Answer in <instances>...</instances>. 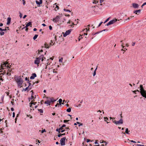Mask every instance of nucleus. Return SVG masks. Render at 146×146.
Instances as JSON below:
<instances>
[{
    "label": "nucleus",
    "instance_id": "1",
    "mask_svg": "<svg viewBox=\"0 0 146 146\" xmlns=\"http://www.w3.org/2000/svg\"><path fill=\"white\" fill-rule=\"evenodd\" d=\"M46 98L47 100L44 103L48 105H50V103H53L56 101V100L54 99L53 97H47Z\"/></svg>",
    "mask_w": 146,
    "mask_h": 146
},
{
    "label": "nucleus",
    "instance_id": "2",
    "mask_svg": "<svg viewBox=\"0 0 146 146\" xmlns=\"http://www.w3.org/2000/svg\"><path fill=\"white\" fill-rule=\"evenodd\" d=\"M43 58H44L43 55H41L38 57L36 58V59L34 62L35 64L37 65H38L41 60L42 61H43Z\"/></svg>",
    "mask_w": 146,
    "mask_h": 146
},
{
    "label": "nucleus",
    "instance_id": "3",
    "mask_svg": "<svg viewBox=\"0 0 146 146\" xmlns=\"http://www.w3.org/2000/svg\"><path fill=\"white\" fill-rule=\"evenodd\" d=\"M123 121L122 118L120 119L119 121H116L114 120L113 121V123L115 124L116 125H119V124H122L123 123Z\"/></svg>",
    "mask_w": 146,
    "mask_h": 146
},
{
    "label": "nucleus",
    "instance_id": "4",
    "mask_svg": "<svg viewBox=\"0 0 146 146\" xmlns=\"http://www.w3.org/2000/svg\"><path fill=\"white\" fill-rule=\"evenodd\" d=\"M66 139L65 137L61 139L60 140V144L61 145H65V140Z\"/></svg>",
    "mask_w": 146,
    "mask_h": 146
},
{
    "label": "nucleus",
    "instance_id": "5",
    "mask_svg": "<svg viewBox=\"0 0 146 146\" xmlns=\"http://www.w3.org/2000/svg\"><path fill=\"white\" fill-rule=\"evenodd\" d=\"M60 18V16L59 15H57L55 18L53 19L52 21L56 23L59 21Z\"/></svg>",
    "mask_w": 146,
    "mask_h": 146
},
{
    "label": "nucleus",
    "instance_id": "6",
    "mask_svg": "<svg viewBox=\"0 0 146 146\" xmlns=\"http://www.w3.org/2000/svg\"><path fill=\"white\" fill-rule=\"evenodd\" d=\"M72 30L71 29H69L66 31L65 33L63 34L64 37H66L67 35H69L71 32Z\"/></svg>",
    "mask_w": 146,
    "mask_h": 146
},
{
    "label": "nucleus",
    "instance_id": "7",
    "mask_svg": "<svg viewBox=\"0 0 146 146\" xmlns=\"http://www.w3.org/2000/svg\"><path fill=\"white\" fill-rule=\"evenodd\" d=\"M23 81L22 79H21L20 80H19L17 82L18 86L21 88V86L23 83Z\"/></svg>",
    "mask_w": 146,
    "mask_h": 146
},
{
    "label": "nucleus",
    "instance_id": "8",
    "mask_svg": "<svg viewBox=\"0 0 146 146\" xmlns=\"http://www.w3.org/2000/svg\"><path fill=\"white\" fill-rule=\"evenodd\" d=\"M132 7L135 9H138L139 5L135 3H133L132 4Z\"/></svg>",
    "mask_w": 146,
    "mask_h": 146
},
{
    "label": "nucleus",
    "instance_id": "9",
    "mask_svg": "<svg viewBox=\"0 0 146 146\" xmlns=\"http://www.w3.org/2000/svg\"><path fill=\"white\" fill-rule=\"evenodd\" d=\"M140 93H141V92H142L143 93V92H145V90H144V88L143 87V86L142 85H140Z\"/></svg>",
    "mask_w": 146,
    "mask_h": 146
},
{
    "label": "nucleus",
    "instance_id": "10",
    "mask_svg": "<svg viewBox=\"0 0 146 146\" xmlns=\"http://www.w3.org/2000/svg\"><path fill=\"white\" fill-rule=\"evenodd\" d=\"M117 21V19L115 18L114 19L110 21L109 22L110 23V24L111 25L112 24L115 23Z\"/></svg>",
    "mask_w": 146,
    "mask_h": 146
},
{
    "label": "nucleus",
    "instance_id": "11",
    "mask_svg": "<svg viewBox=\"0 0 146 146\" xmlns=\"http://www.w3.org/2000/svg\"><path fill=\"white\" fill-rule=\"evenodd\" d=\"M39 1H38L36 0V4L38 5V6L40 7V4H41L42 2V0H39Z\"/></svg>",
    "mask_w": 146,
    "mask_h": 146
},
{
    "label": "nucleus",
    "instance_id": "12",
    "mask_svg": "<svg viewBox=\"0 0 146 146\" xmlns=\"http://www.w3.org/2000/svg\"><path fill=\"white\" fill-rule=\"evenodd\" d=\"M141 12V9H139L138 10H134L133 11V13H135L137 15H139V13H140Z\"/></svg>",
    "mask_w": 146,
    "mask_h": 146
},
{
    "label": "nucleus",
    "instance_id": "13",
    "mask_svg": "<svg viewBox=\"0 0 146 146\" xmlns=\"http://www.w3.org/2000/svg\"><path fill=\"white\" fill-rule=\"evenodd\" d=\"M36 74L35 73H33L32 74V76L30 77V79H33L35 77H36Z\"/></svg>",
    "mask_w": 146,
    "mask_h": 146
},
{
    "label": "nucleus",
    "instance_id": "14",
    "mask_svg": "<svg viewBox=\"0 0 146 146\" xmlns=\"http://www.w3.org/2000/svg\"><path fill=\"white\" fill-rule=\"evenodd\" d=\"M11 19L10 17H8L7 18V25H9L10 24V22L11 21Z\"/></svg>",
    "mask_w": 146,
    "mask_h": 146
},
{
    "label": "nucleus",
    "instance_id": "15",
    "mask_svg": "<svg viewBox=\"0 0 146 146\" xmlns=\"http://www.w3.org/2000/svg\"><path fill=\"white\" fill-rule=\"evenodd\" d=\"M7 64H5V63H4V62H3V64H1V66L2 67H7V68H9L8 65H7ZM9 68H10L9 67Z\"/></svg>",
    "mask_w": 146,
    "mask_h": 146
},
{
    "label": "nucleus",
    "instance_id": "16",
    "mask_svg": "<svg viewBox=\"0 0 146 146\" xmlns=\"http://www.w3.org/2000/svg\"><path fill=\"white\" fill-rule=\"evenodd\" d=\"M21 79L20 77H18L15 78V80L17 82L19 80H21Z\"/></svg>",
    "mask_w": 146,
    "mask_h": 146
},
{
    "label": "nucleus",
    "instance_id": "17",
    "mask_svg": "<svg viewBox=\"0 0 146 146\" xmlns=\"http://www.w3.org/2000/svg\"><path fill=\"white\" fill-rule=\"evenodd\" d=\"M90 27V25H89L87 26V27L88 28V29H87V28H86L85 29H84L83 31H86V32H87L88 31H89V27Z\"/></svg>",
    "mask_w": 146,
    "mask_h": 146
},
{
    "label": "nucleus",
    "instance_id": "18",
    "mask_svg": "<svg viewBox=\"0 0 146 146\" xmlns=\"http://www.w3.org/2000/svg\"><path fill=\"white\" fill-rule=\"evenodd\" d=\"M27 82V83H29V85L28 86H29V90H31L32 88V87H31V84L30 83V82L29 81Z\"/></svg>",
    "mask_w": 146,
    "mask_h": 146
},
{
    "label": "nucleus",
    "instance_id": "19",
    "mask_svg": "<svg viewBox=\"0 0 146 146\" xmlns=\"http://www.w3.org/2000/svg\"><path fill=\"white\" fill-rule=\"evenodd\" d=\"M130 131L128 130V129L127 128H126L125 131V133L127 134H129V132Z\"/></svg>",
    "mask_w": 146,
    "mask_h": 146
},
{
    "label": "nucleus",
    "instance_id": "20",
    "mask_svg": "<svg viewBox=\"0 0 146 146\" xmlns=\"http://www.w3.org/2000/svg\"><path fill=\"white\" fill-rule=\"evenodd\" d=\"M141 95L143 97L145 98H146V94H145L144 93H143L141 92Z\"/></svg>",
    "mask_w": 146,
    "mask_h": 146
},
{
    "label": "nucleus",
    "instance_id": "21",
    "mask_svg": "<svg viewBox=\"0 0 146 146\" xmlns=\"http://www.w3.org/2000/svg\"><path fill=\"white\" fill-rule=\"evenodd\" d=\"M58 102H59V104L60 105V106H61V103L62 102V100L61 99H60L58 100Z\"/></svg>",
    "mask_w": 146,
    "mask_h": 146
},
{
    "label": "nucleus",
    "instance_id": "22",
    "mask_svg": "<svg viewBox=\"0 0 146 146\" xmlns=\"http://www.w3.org/2000/svg\"><path fill=\"white\" fill-rule=\"evenodd\" d=\"M104 120L105 121L107 122V123H109V122H108L107 121V120H108V118L107 117H104Z\"/></svg>",
    "mask_w": 146,
    "mask_h": 146
},
{
    "label": "nucleus",
    "instance_id": "23",
    "mask_svg": "<svg viewBox=\"0 0 146 146\" xmlns=\"http://www.w3.org/2000/svg\"><path fill=\"white\" fill-rule=\"evenodd\" d=\"M38 35H35L33 37V39L34 40H35L38 36Z\"/></svg>",
    "mask_w": 146,
    "mask_h": 146
},
{
    "label": "nucleus",
    "instance_id": "24",
    "mask_svg": "<svg viewBox=\"0 0 146 146\" xmlns=\"http://www.w3.org/2000/svg\"><path fill=\"white\" fill-rule=\"evenodd\" d=\"M26 25H27L28 27L29 26H30L32 25V23L31 22H29V23H27Z\"/></svg>",
    "mask_w": 146,
    "mask_h": 146
},
{
    "label": "nucleus",
    "instance_id": "25",
    "mask_svg": "<svg viewBox=\"0 0 146 146\" xmlns=\"http://www.w3.org/2000/svg\"><path fill=\"white\" fill-rule=\"evenodd\" d=\"M29 86H28V87H26L25 88L23 89V90L24 91H26L27 90H28L27 91H28L29 90Z\"/></svg>",
    "mask_w": 146,
    "mask_h": 146
},
{
    "label": "nucleus",
    "instance_id": "26",
    "mask_svg": "<svg viewBox=\"0 0 146 146\" xmlns=\"http://www.w3.org/2000/svg\"><path fill=\"white\" fill-rule=\"evenodd\" d=\"M33 98H34V96H31V98H29L28 99L29 100V102H30V100H32Z\"/></svg>",
    "mask_w": 146,
    "mask_h": 146
},
{
    "label": "nucleus",
    "instance_id": "27",
    "mask_svg": "<svg viewBox=\"0 0 146 146\" xmlns=\"http://www.w3.org/2000/svg\"><path fill=\"white\" fill-rule=\"evenodd\" d=\"M38 110L40 113H43V110L42 109H38Z\"/></svg>",
    "mask_w": 146,
    "mask_h": 146
},
{
    "label": "nucleus",
    "instance_id": "28",
    "mask_svg": "<svg viewBox=\"0 0 146 146\" xmlns=\"http://www.w3.org/2000/svg\"><path fill=\"white\" fill-rule=\"evenodd\" d=\"M44 45L45 46V47L46 48H49L50 47L48 46V45L46 44H44Z\"/></svg>",
    "mask_w": 146,
    "mask_h": 146
},
{
    "label": "nucleus",
    "instance_id": "29",
    "mask_svg": "<svg viewBox=\"0 0 146 146\" xmlns=\"http://www.w3.org/2000/svg\"><path fill=\"white\" fill-rule=\"evenodd\" d=\"M66 111L68 112H70L71 111V109L70 108H69L67 109L66 110Z\"/></svg>",
    "mask_w": 146,
    "mask_h": 146
},
{
    "label": "nucleus",
    "instance_id": "30",
    "mask_svg": "<svg viewBox=\"0 0 146 146\" xmlns=\"http://www.w3.org/2000/svg\"><path fill=\"white\" fill-rule=\"evenodd\" d=\"M7 31L6 29H3L1 28H0V31Z\"/></svg>",
    "mask_w": 146,
    "mask_h": 146
},
{
    "label": "nucleus",
    "instance_id": "31",
    "mask_svg": "<svg viewBox=\"0 0 146 146\" xmlns=\"http://www.w3.org/2000/svg\"><path fill=\"white\" fill-rule=\"evenodd\" d=\"M64 11H65L68 12H71V11H70V10L67 9H64Z\"/></svg>",
    "mask_w": 146,
    "mask_h": 146
},
{
    "label": "nucleus",
    "instance_id": "32",
    "mask_svg": "<svg viewBox=\"0 0 146 146\" xmlns=\"http://www.w3.org/2000/svg\"><path fill=\"white\" fill-rule=\"evenodd\" d=\"M56 131L57 132H58V133H60V132H61V131L60 130V129H56Z\"/></svg>",
    "mask_w": 146,
    "mask_h": 146
},
{
    "label": "nucleus",
    "instance_id": "33",
    "mask_svg": "<svg viewBox=\"0 0 146 146\" xmlns=\"http://www.w3.org/2000/svg\"><path fill=\"white\" fill-rule=\"evenodd\" d=\"M102 32V31H100V32H98L94 34H93L92 35H96V34H99V33H101Z\"/></svg>",
    "mask_w": 146,
    "mask_h": 146
},
{
    "label": "nucleus",
    "instance_id": "34",
    "mask_svg": "<svg viewBox=\"0 0 146 146\" xmlns=\"http://www.w3.org/2000/svg\"><path fill=\"white\" fill-rule=\"evenodd\" d=\"M102 32V31H100V32H98L94 34H93L92 35H96V34H99V33H101Z\"/></svg>",
    "mask_w": 146,
    "mask_h": 146
},
{
    "label": "nucleus",
    "instance_id": "35",
    "mask_svg": "<svg viewBox=\"0 0 146 146\" xmlns=\"http://www.w3.org/2000/svg\"><path fill=\"white\" fill-rule=\"evenodd\" d=\"M50 63H51V62H50V61H47V62L46 63V64H47V66L48 65L50 64Z\"/></svg>",
    "mask_w": 146,
    "mask_h": 146
},
{
    "label": "nucleus",
    "instance_id": "36",
    "mask_svg": "<svg viewBox=\"0 0 146 146\" xmlns=\"http://www.w3.org/2000/svg\"><path fill=\"white\" fill-rule=\"evenodd\" d=\"M62 60H63L62 58H61L60 59H59V62H62Z\"/></svg>",
    "mask_w": 146,
    "mask_h": 146
},
{
    "label": "nucleus",
    "instance_id": "37",
    "mask_svg": "<svg viewBox=\"0 0 146 146\" xmlns=\"http://www.w3.org/2000/svg\"><path fill=\"white\" fill-rule=\"evenodd\" d=\"M109 19H110V17L107 19H106V20L104 22V23H106V22H107V21H108L109 20Z\"/></svg>",
    "mask_w": 146,
    "mask_h": 146
},
{
    "label": "nucleus",
    "instance_id": "38",
    "mask_svg": "<svg viewBox=\"0 0 146 146\" xmlns=\"http://www.w3.org/2000/svg\"><path fill=\"white\" fill-rule=\"evenodd\" d=\"M46 131V130L45 129H43L42 130H41V133H44V132H45Z\"/></svg>",
    "mask_w": 146,
    "mask_h": 146
},
{
    "label": "nucleus",
    "instance_id": "39",
    "mask_svg": "<svg viewBox=\"0 0 146 146\" xmlns=\"http://www.w3.org/2000/svg\"><path fill=\"white\" fill-rule=\"evenodd\" d=\"M123 41V40L121 41V42L122 43V44L121 45V46L123 48H124V46H123V42H122Z\"/></svg>",
    "mask_w": 146,
    "mask_h": 146
},
{
    "label": "nucleus",
    "instance_id": "40",
    "mask_svg": "<svg viewBox=\"0 0 146 146\" xmlns=\"http://www.w3.org/2000/svg\"><path fill=\"white\" fill-rule=\"evenodd\" d=\"M4 33H5L4 32L0 31V34H1V35H4Z\"/></svg>",
    "mask_w": 146,
    "mask_h": 146
},
{
    "label": "nucleus",
    "instance_id": "41",
    "mask_svg": "<svg viewBox=\"0 0 146 146\" xmlns=\"http://www.w3.org/2000/svg\"><path fill=\"white\" fill-rule=\"evenodd\" d=\"M69 121V120H64L63 121L64 123H66L67 122H68Z\"/></svg>",
    "mask_w": 146,
    "mask_h": 146
},
{
    "label": "nucleus",
    "instance_id": "42",
    "mask_svg": "<svg viewBox=\"0 0 146 146\" xmlns=\"http://www.w3.org/2000/svg\"><path fill=\"white\" fill-rule=\"evenodd\" d=\"M58 106V107H59L60 106V105L58 103H57L55 106V107H56Z\"/></svg>",
    "mask_w": 146,
    "mask_h": 146
},
{
    "label": "nucleus",
    "instance_id": "43",
    "mask_svg": "<svg viewBox=\"0 0 146 146\" xmlns=\"http://www.w3.org/2000/svg\"><path fill=\"white\" fill-rule=\"evenodd\" d=\"M19 14H20V15H19V16L20 17V18H21L22 17V13H21V12H19Z\"/></svg>",
    "mask_w": 146,
    "mask_h": 146
},
{
    "label": "nucleus",
    "instance_id": "44",
    "mask_svg": "<svg viewBox=\"0 0 146 146\" xmlns=\"http://www.w3.org/2000/svg\"><path fill=\"white\" fill-rule=\"evenodd\" d=\"M53 58H50V59H48L47 60V61H50V60H53Z\"/></svg>",
    "mask_w": 146,
    "mask_h": 146
},
{
    "label": "nucleus",
    "instance_id": "45",
    "mask_svg": "<svg viewBox=\"0 0 146 146\" xmlns=\"http://www.w3.org/2000/svg\"><path fill=\"white\" fill-rule=\"evenodd\" d=\"M7 72H12V70L11 69H8L7 71Z\"/></svg>",
    "mask_w": 146,
    "mask_h": 146
},
{
    "label": "nucleus",
    "instance_id": "46",
    "mask_svg": "<svg viewBox=\"0 0 146 146\" xmlns=\"http://www.w3.org/2000/svg\"><path fill=\"white\" fill-rule=\"evenodd\" d=\"M43 52V50H38V53H39L40 52Z\"/></svg>",
    "mask_w": 146,
    "mask_h": 146
},
{
    "label": "nucleus",
    "instance_id": "47",
    "mask_svg": "<svg viewBox=\"0 0 146 146\" xmlns=\"http://www.w3.org/2000/svg\"><path fill=\"white\" fill-rule=\"evenodd\" d=\"M49 27L50 30H52V27L51 25H50Z\"/></svg>",
    "mask_w": 146,
    "mask_h": 146
},
{
    "label": "nucleus",
    "instance_id": "48",
    "mask_svg": "<svg viewBox=\"0 0 146 146\" xmlns=\"http://www.w3.org/2000/svg\"><path fill=\"white\" fill-rule=\"evenodd\" d=\"M23 1V5H25V0H22Z\"/></svg>",
    "mask_w": 146,
    "mask_h": 146
},
{
    "label": "nucleus",
    "instance_id": "49",
    "mask_svg": "<svg viewBox=\"0 0 146 146\" xmlns=\"http://www.w3.org/2000/svg\"><path fill=\"white\" fill-rule=\"evenodd\" d=\"M7 75L10 76L11 75V73H9L8 72H7Z\"/></svg>",
    "mask_w": 146,
    "mask_h": 146
},
{
    "label": "nucleus",
    "instance_id": "50",
    "mask_svg": "<svg viewBox=\"0 0 146 146\" xmlns=\"http://www.w3.org/2000/svg\"><path fill=\"white\" fill-rule=\"evenodd\" d=\"M103 22H101L100 24H99V25L98 26V27H99L103 23Z\"/></svg>",
    "mask_w": 146,
    "mask_h": 146
},
{
    "label": "nucleus",
    "instance_id": "51",
    "mask_svg": "<svg viewBox=\"0 0 146 146\" xmlns=\"http://www.w3.org/2000/svg\"><path fill=\"white\" fill-rule=\"evenodd\" d=\"M25 80L27 81V82L29 81V80L28 79V78L27 77H26Z\"/></svg>",
    "mask_w": 146,
    "mask_h": 146
},
{
    "label": "nucleus",
    "instance_id": "52",
    "mask_svg": "<svg viewBox=\"0 0 146 146\" xmlns=\"http://www.w3.org/2000/svg\"><path fill=\"white\" fill-rule=\"evenodd\" d=\"M62 136V134H60L58 135V136L59 137H61V136Z\"/></svg>",
    "mask_w": 146,
    "mask_h": 146
},
{
    "label": "nucleus",
    "instance_id": "53",
    "mask_svg": "<svg viewBox=\"0 0 146 146\" xmlns=\"http://www.w3.org/2000/svg\"><path fill=\"white\" fill-rule=\"evenodd\" d=\"M15 113L14 112H13V117H15Z\"/></svg>",
    "mask_w": 146,
    "mask_h": 146
},
{
    "label": "nucleus",
    "instance_id": "54",
    "mask_svg": "<svg viewBox=\"0 0 146 146\" xmlns=\"http://www.w3.org/2000/svg\"><path fill=\"white\" fill-rule=\"evenodd\" d=\"M96 74V72L95 71H94V73H93V76H94Z\"/></svg>",
    "mask_w": 146,
    "mask_h": 146
},
{
    "label": "nucleus",
    "instance_id": "55",
    "mask_svg": "<svg viewBox=\"0 0 146 146\" xmlns=\"http://www.w3.org/2000/svg\"><path fill=\"white\" fill-rule=\"evenodd\" d=\"M137 146H145L144 145H140V144H137Z\"/></svg>",
    "mask_w": 146,
    "mask_h": 146
},
{
    "label": "nucleus",
    "instance_id": "56",
    "mask_svg": "<svg viewBox=\"0 0 146 146\" xmlns=\"http://www.w3.org/2000/svg\"><path fill=\"white\" fill-rule=\"evenodd\" d=\"M108 31V29H104V30L102 31H102H102Z\"/></svg>",
    "mask_w": 146,
    "mask_h": 146
},
{
    "label": "nucleus",
    "instance_id": "57",
    "mask_svg": "<svg viewBox=\"0 0 146 146\" xmlns=\"http://www.w3.org/2000/svg\"><path fill=\"white\" fill-rule=\"evenodd\" d=\"M71 22H72L70 20L69 21H68V22L67 23V24H70V23Z\"/></svg>",
    "mask_w": 146,
    "mask_h": 146
},
{
    "label": "nucleus",
    "instance_id": "58",
    "mask_svg": "<svg viewBox=\"0 0 146 146\" xmlns=\"http://www.w3.org/2000/svg\"><path fill=\"white\" fill-rule=\"evenodd\" d=\"M65 131V129H62V130H61V133H63V132H64V131Z\"/></svg>",
    "mask_w": 146,
    "mask_h": 146
},
{
    "label": "nucleus",
    "instance_id": "59",
    "mask_svg": "<svg viewBox=\"0 0 146 146\" xmlns=\"http://www.w3.org/2000/svg\"><path fill=\"white\" fill-rule=\"evenodd\" d=\"M130 141L131 142H132V143H135L136 142L135 141H134L133 140H130Z\"/></svg>",
    "mask_w": 146,
    "mask_h": 146
},
{
    "label": "nucleus",
    "instance_id": "60",
    "mask_svg": "<svg viewBox=\"0 0 146 146\" xmlns=\"http://www.w3.org/2000/svg\"><path fill=\"white\" fill-rule=\"evenodd\" d=\"M137 92V91L136 90H134V91H132V92L135 94H136V92Z\"/></svg>",
    "mask_w": 146,
    "mask_h": 146
},
{
    "label": "nucleus",
    "instance_id": "61",
    "mask_svg": "<svg viewBox=\"0 0 146 146\" xmlns=\"http://www.w3.org/2000/svg\"><path fill=\"white\" fill-rule=\"evenodd\" d=\"M135 44V42H133V43L132 44V46H134Z\"/></svg>",
    "mask_w": 146,
    "mask_h": 146
},
{
    "label": "nucleus",
    "instance_id": "62",
    "mask_svg": "<svg viewBox=\"0 0 146 146\" xmlns=\"http://www.w3.org/2000/svg\"><path fill=\"white\" fill-rule=\"evenodd\" d=\"M36 142H38L39 143H40V141L38 139L36 140Z\"/></svg>",
    "mask_w": 146,
    "mask_h": 146
},
{
    "label": "nucleus",
    "instance_id": "63",
    "mask_svg": "<svg viewBox=\"0 0 146 146\" xmlns=\"http://www.w3.org/2000/svg\"><path fill=\"white\" fill-rule=\"evenodd\" d=\"M62 126V127H66V125L65 124H63Z\"/></svg>",
    "mask_w": 146,
    "mask_h": 146
},
{
    "label": "nucleus",
    "instance_id": "64",
    "mask_svg": "<svg viewBox=\"0 0 146 146\" xmlns=\"http://www.w3.org/2000/svg\"><path fill=\"white\" fill-rule=\"evenodd\" d=\"M110 25V23L109 22L106 25L107 26H108L109 25Z\"/></svg>",
    "mask_w": 146,
    "mask_h": 146
}]
</instances>
